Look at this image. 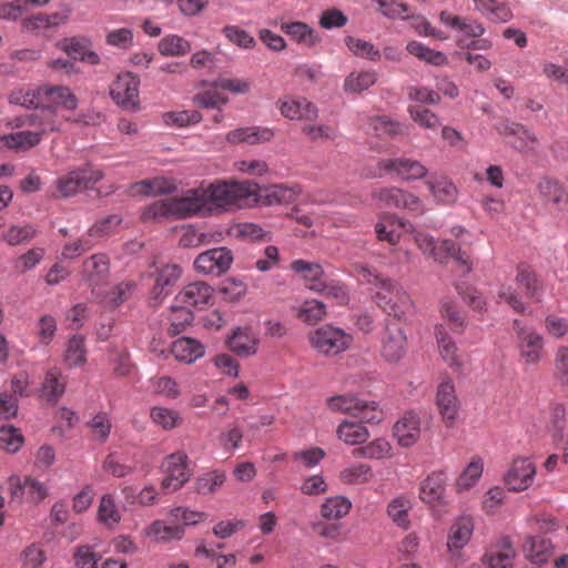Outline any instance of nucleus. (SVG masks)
<instances>
[{
  "instance_id": "2f4dec72",
  "label": "nucleus",
  "mask_w": 568,
  "mask_h": 568,
  "mask_svg": "<svg viewBox=\"0 0 568 568\" xmlns=\"http://www.w3.org/2000/svg\"><path fill=\"white\" fill-rule=\"evenodd\" d=\"M258 339L248 327H237L227 339L230 349L239 356H251L257 352Z\"/></svg>"
},
{
  "instance_id": "1a4fd4ad",
  "label": "nucleus",
  "mask_w": 568,
  "mask_h": 568,
  "mask_svg": "<svg viewBox=\"0 0 568 568\" xmlns=\"http://www.w3.org/2000/svg\"><path fill=\"white\" fill-rule=\"evenodd\" d=\"M165 477L161 481V489L170 494L181 489L190 480L191 470L187 466V455L184 452H175L163 462Z\"/></svg>"
},
{
  "instance_id": "5fc2aeb1",
  "label": "nucleus",
  "mask_w": 568,
  "mask_h": 568,
  "mask_svg": "<svg viewBox=\"0 0 568 568\" xmlns=\"http://www.w3.org/2000/svg\"><path fill=\"white\" fill-rule=\"evenodd\" d=\"M376 80L374 71L352 72L344 81V90L351 93H361L374 85Z\"/></svg>"
},
{
  "instance_id": "473e14b6",
  "label": "nucleus",
  "mask_w": 568,
  "mask_h": 568,
  "mask_svg": "<svg viewBox=\"0 0 568 568\" xmlns=\"http://www.w3.org/2000/svg\"><path fill=\"white\" fill-rule=\"evenodd\" d=\"M171 353L181 363L192 364L203 357L205 348L201 342L191 337H180L172 343Z\"/></svg>"
},
{
  "instance_id": "c85d7f7f",
  "label": "nucleus",
  "mask_w": 568,
  "mask_h": 568,
  "mask_svg": "<svg viewBox=\"0 0 568 568\" xmlns=\"http://www.w3.org/2000/svg\"><path fill=\"white\" fill-rule=\"evenodd\" d=\"M394 435L403 447L413 446L420 436V420L417 414H405L395 425Z\"/></svg>"
},
{
  "instance_id": "e433bc0d",
  "label": "nucleus",
  "mask_w": 568,
  "mask_h": 568,
  "mask_svg": "<svg viewBox=\"0 0 568 568\" xmlns=\"http://www.w3.org/2000/svg\"><path fill=\"white\" fill-rule=\"evenodd\" d=\"M412 507L410 498L397 496L388 503L386 513L397 527L407 530L410 527L409 510Z\"/></svg>"
},
{
  "instance_id": "37998d69",
  "label": "nucleus",
  "mask_w": 568,
  "mask_h": 568,
  "mask_svg": "<svg viewBox=\"0 0 568 568\" xmlns=\"http://www.w3.org/2000/svg\"><path fill=\"white\" fill-rule=\"evenodd\" d=\"M484 470V462L479 456L471 457L467 467L456 479L455 488L458 493L469 490L481 477Z\"/></svg>"
},
{
  "instance_id": "cd10ccee",
  "label": "nucleus",
  "mask_w": 568,
  "mask_h": 568,
  "mask_svg": "<svg viewBox=\"0 0 568 568\" xmlns=\"http://www.w3.org/2000/svg\"><path fill=\"white\" fill-rule=\"evenodd\" d=\"M278 24L281 30L295 43L305 45L307 48L315 47L322 41L321 36L307 23L302 21H281Z\"/></svg>"
},
{
  "instance_id": "72a5a7b5",
  "label": "nucleus",
  "mask_w": 568,
  "mask_h": 568,
  "mask_svg": "<svg viewBox=\"0 0 568 568\" xmlns=\"http://www.w3.org/2000/svg\"><path fill=\"white\" fill-rule=\"evenodd\" d=\"M39 131H19L0 136V149L9 148L17 151H27L38 145L45 134L42 128Z\"/></svg>"
},
{
  "instance_id": "4be33fe9",
  "label": "nucleus",
  "mask_w": 568,
  "mask_h": 568,
  "mask_svg": "<svg viewBox=\"0 0 568 568\" xmlns=\"http://www.w3.org/2000/svg\"><path fill=\"white\" fill-rule=\"evenodd\" d=\"M378 169L388 173H396L405 181L419 180L427 175V169L417 160L409 158L383 159Z\"/></svg>"
},
{
  "instance_id": "e2e57ef3",
  "label": "nucleus",
  "mask_w": 568,
  "mask_h": 568,
  "mask_svg": "<svg viewBox=\"0 0 568 568\" xmlns=\"http://www.w3.org/2000/svg\"><path fill=\"white\" fill-rule=\"evenodd\" d=\"M64 361L70 367L85 363L84 338L81 335H74L69 339Z\"/></svg>"
},
{
  "instance_id": "a211bd4d",
  "label": "nucleus",
  "mask_w": 568,
  "mask_h": 568,
  "mask_svg": "<svg viewBox=\"0 0 568 568\" xmlns=\"http://www.w3.org/2000/svg\"><path fill=\"white\" fill-rule=\"evenodd\" d=\"M435 336L443 361L454 373L462 374L465 369L466 361L464 355L459 353L456 342L447 333L444 324H437L435 326Z\"/></svg>"
},
{
  "instance_id": "8fccbe9b",
  "label": "nucleus",
  "mask_w": 568,
  "mask_h": 568,
  "mask_svg": "<svg viewBox=\"0 0 568 568\" xmlns=\"http://www.w3.org/2000/svg\"><path fill=\"white\" fill-rule=\"evenodd\" d=\"M38 234V229L33 224H14L9 226L2 234L1 239L10 246H17L29 243Z\"/></svg>"
},
{
  "instance_id": "3c124183",
  "label": "nucleus",
  "mask_w": 568,
  "mask_h": 568,
  "mask_svg": "<svg viewBox=\"0 0 568 568\" xmlns=\"http://www.w3.org/2000/svg\"><path fill=\"white\" fill-rule=\"evenodd\" d=\"M225 480L226 474L215 469L199 476L194 483V489L203 496L213 495L224 485Z\"/></svg>"
},
{
  "instance_id": "b1692460",
  "label": "nucleus",
  "mask_w": 568,
  "mask_h": 568,
  "mask_svg": "<svg viewBox=\"0 0 568 568\" xmlns=\"http://www.w3.org/2000/svg\"><path fill=\"white\" fill-rule=\"evenodd\" d=\"M213 288L204 282H193L185 285L175 296L174 302L187 308H203L213 297Z\"/></svg>"
},
{
  "instance_id": "ea45409f",
  "label": "nucleus",
  "mask_w": 568,
  "mask_h": 568,
  "mask_svg": "<svg viewBox=\"0 0 568 568\" xmlns=\"http://www.w3.org/2000/svg\"><path fill=\"white\" fill-rule=\"evenodd\" d=\"M175 190V184L166 178H154L143 180L132 184L131 192L133 195H159L171 193Z\"/></svg>"
},
{
  "instance_id": "79ce46f5",
  "label": "nucleus",
  "mask_w": 568,
  "mask_h": 568,
  "mask_svg": "<svg viewBox=\"0 0 568 568\" xmlns=\"http://www.w3.org/2000/svg\"><path fill=\"white\" fill-rule=\"evenodd\" d=\"M516 281L519 287L525 288L526 295L535 301H540L542 284L530 266L521 264L517 268Z\"/></svg>"
},
{
  "instance_id": "2eb2a0df",
  "label": "nucleus",
  "mask_w": 568,
  "mask_h": 568,
  "mask_svg": "<svg viewBox=\"0 0 568 568\" xmlns=\"http://www.w3.org/2000/svg\"><path fill=\"white\" fill-rule=\"evenodd\" d=\"M140 80L131 72H124L116 77L110 87L112 99L120 105L133 109L139 103Z\"/></svg>"
},
{
  "instance_id": "c756f323",
  "label": "nucleus",
  "mask_w": 568,
  "mask_h": 568,
  "mask_svg": "<svg viewBox=\"0 0 568 568\" xmlns=\"http://www.w3.org/2000/svg\"><path fill=\"white\" fill-rule=\"evenodd\" d=\"M474 519L469 515L459 516L450 526L447 547L449 550H459L465 547L474 531Z\"/></svg>"
},
{
  "instance_id": "412c9836",
  "label": "nucleus",
  "mask_w": 568,
  "mask_h": 568,
  "mask_svg": "<svg viewBox=\"0 0 568 568\" xmlns=\"http://www.w3.org/2000/svg\"><path fill=\"white\" fill-rule=\"evenodd\" d=\"M516 556L510 538L504 536L489 546L483 561L488 568H514Z\"/></svg>"
},
{
  "instance_id": "49530a36",
  "label": "nucleus",
  "mask_w": 568,
  "mask_h": 568,
  "mask_svg": "<svg viewBox=\"0 0 568 568\" xmlns=\"http://www.w3.org/2000/svg\"><path fill=\"white\" fill-rule=\"evenodd\" d=\"M440 316L446 325L456 334H463L467 327L466 317L450 300L440 303Z\"/></svg>"
},
{
  "instance_id": "423d86ee",
  "label": "nucleus",
  "mask_w": 568,
  "mask_h": 568,
  "mask_svg": "<svg viewBox=\"0 0 568 568\" xmlns=\"http://www.w3.org/2000/svg\"><path fill=\"white\" fill-rule=\"evenodd\" d=\"M11 501L22 504L24 500L38 505L49 496L45 483L31 476L20 477L17 474L8 478Z\"/></svg>"
},
{
  "instance_id": "f8f14e48",
  "label": "nucleus",
  "mask_w": 568,
  "mask_h": 568,
  "mask_svg": "<svg viewBox=\"0 0 568 568\" xmlns=\"http://www.w3.org/2000/svg\"><path fill=\"white\" fill-rule=\"evenodd\" d=\"M536 471V465L530 458L517 457L504 476L505 485L511 491H524L534 484Z\"/></svg>"
},
{
  "instance_id": "13d9d810",
  "label": "nucleus",
  "mask_w": 568,
  "mask_h": 568,
  "mask_svg": "<svg viewBox=\"0 0 568 568\" xmlns=\"http://www.w3.org/2000/svg\"><path fill=\"white\" fill-rule=\"evenodd\" d=\"M193 321V313L182 304H176L171 308L169 333L178 335L182 333Z\"/></svg>"
},
{
  "instance_id": "6e6d98bb",
  "label": "nucleus",
  "mask_w": 568,
  "mask_h": 568,
  "mask_svg": "<svg viewBox=\"0 0 568 568\" xmlns=\"http://www.w3.org/2000/svg\"><path fill=\"white\" fill-rule=\"evenodd\" d=\"M406 49L412 55H414V57L418 58L419 60H423L429 64H433V65L447 64V58L443 52L429 49L428 47L424 45L420 42L410 41V42H408Z\"/></svg>"
},
{
  "instance_id": "0e129e2a",
  "label": "nucleus",
  "mask_w": 568,
  "mask_h": 568,
  "mask_svg": "<svg viewBox=\"0 0 568 568\" xmlns=\"http://www.w3.org/2000/svg\"><path fill=\"white\" fill-rule=\"evenodd\" d=\"M44 255L45 250L43 247H32L14 260L13 268L23 274L40 264Z\"/></svg>"
},
{
  "instance_id": "bf43d9fd",
  "label": "nucleus",
  "mask_w": 568,
  "mask_h": 568,
  "mask_svg": "<svg viewBox=\"0 0 568 568\" xmlns=\"http://www.w3.org/2000/svg\"><path fill=\"white\" fill-rule=\"evenodd\" d=\"M98 519L109 527H113L120 523L121 515L116 508L114 498L110 494L101 497L98 508Z\"/></svg>"
},
{
  "instance_id": "09e8293b",
  "label": "nucleus",
  "mask_w": 568,
  "mask_h": 568,
  "mask_svg": "<svg viewBox=\"0 0 568 568\" xmlns=\"http://www.w3.org/2000/svg\"><path fill=\"white\" fill-rule=\"evenodd\" d=\"M191 49V43L178 34H168L158 43V50L163 57H184Z\"/></svg>"
},
{
  "instance_id": "a19ab883",
  "label": "nucleus",
  "mask_w": 568,
  "mask_h": 568,
  "mask_svg": "<svg viewBox=\"0 0 568 568\" xmlns=\"http://www.w3.org/2000/svg\"><path fill=\"white\" fill-rule=\"evenodd\" d=\"M426 184L433 196L439 203L453 204L456 202L458 190L456 185L446 176L430 179L426 182Z\"/></svg>"
},
{
  "instance_id": "39448f33",
  "label": "nucleus",
  "mask_w": 568,
  "mask_h": 568,
  "mask_svg": "<svg viewBox=\"0 0 568 568\" xmlns=\"http://www.w3.org/2000/svg\"><path fill=\"white\" fill-rule=\"evenodd\" d=\"M310 343L320 354L336 356L351 347L353 337L339 327L323 325L310 333Z\"/></svg>"
},
{
  "instance_id": "4c0bfd02",
  "label": "nucleus",
  "mask_w": 568,
  "mask_h": 568,
  "mask_svg": "<svg viewBox=\"0 0 568 568\" xmlns=\"http://www.w3.org/2000/svg\"><path fill=\"white\" fill-rule=\"evenodd\" d=\"M145 535L156 542L166 544L172 540H180L184 536V528L179 525H166L162 520H154L145 529Z\"/></svg>"
},
{
  "instance_id": "4d7b16f0",
  "label": "nucleus",
  "mask_w": 568,
  "mask_h": 568,
  "mask_svg": "<svg viewBox=\"0 0 568 568\" xmlns=\"http://www.w3.org/2000/svg\"><path fill=\"white\" fill-rule=\"evenodd\" d=\"M326 405L333 413L349 414L354 416L356 409L362 406V399L354 395H336L327 398Z\"/></svg>"
},
{
  "instance_id": "c03bdc74",
  "label": "nucleus",
  "mask_w": 568,
  "mask_h": 568,
  "mask_svg": "<svg viewBox=\"0 0 568 568\" xmlns=\"http://www.w3.org/2000/svg\"><path fill=\"white\" fill-rule=\"evenodd\" d=\"M440 19L446 26L457 29L468 38H479L485 32L484 26L476 20L463 19L446 12L440 14Z\"/></svg>"
},
{
  "instance_id": "f704fd0d",
  "label": "nucleus",
  "mask_w": 568,
  "mask_h": 568,
  "mask_svg": "<svg viewBox=\"0 0 568 568\" xmlns=\"http://www.w3.org/2000/svg\"><path fill=\"white\" fill-rule=\"evenodd\" d=\"M291 268L301 274L307 287L312 291L318 292L324 288V271L317 263H310L304 260H295L291 264Z\"/></svg>"
},
{
  "instance_id": "0eeeda50",
  "label": "nucleus",
  "mask_w": 568,
  "mask_h": 568,
  "mask_svg": "<svg viewBox=\"0 0 568 568\" xmlns=\"http://www.w3.org/2000/svg\"><path fill=\"white\" fill-rule=\"evenodd\" d=\"M104 174L101 170L91 165L70 171L64 176L57 180L55 185L59 194L63 197L72 196L78 192L93 187L103 179Z\"/></svg>"
},
{
  "instance_id": "20e7f679",
  "label": "nucleus",
  "mask_w": 568,
  "mask_h": 568,
  "mask_svg": "<svg viewBox=\"0 0 568 568\" xmlns=\"http://www.w3.org/2000/svg\"><path fill=\"white\" fill-rule=\"evenodd\" d=\"M375 302L384 312L396 320L405 317L413 311L414 306L404 287L389 278L378 282L375 290Z\"/></svg>"
},
{
  "instance_id": "774afa93",
  "label": "nucleus",
  "mask_w": 568,
  "mask_h": 568,
  "mask_svg": "<svg viewBox=\"0 0 568 568\" xmlns=\"http://www.w3.org/2000/svg\"><path fill=\"white\" fill-rule=\"evenodd\" d=\"M554 376L561 386H568V346L560 345L554 355Z\"/></svg>"
},
{
  "instance_id": "69168bd1",
  "label": "nucleus",
  "mask_w": 568,
  "mask_h": 568,
  "mask_svg": "<svg viewBox=\"0 0 568 568\" xmlns=\"http://www.w3.org/2000/svg\"><path fill=\"white\" fill-rule=\"evenodd\" d=\"M408 113L415 123L425 129L436 131L440 126L439 118L430 110L420 105L408 106Z\"/></svg>"
},
{
  "instance_id": "4468645a",
  "label": "nucleus",
  "mask_w": 568,
  "mask_h": 568,
  "mask_svg": "<svg viewBox=\"0 0 568 568\" xmlns=\"http://www.w3.org/2000/svg\"><path fill=\"white\" fill-rule=\"evenodd\" d=\"M233 263V254L226 247H215L201 253L194 261L197 272L220 276L227 272Z\"/></svg>"
},
{
  "instance_id": "a878e982",
  "label": "nucleus",
  "mask_w": 568,
  "mask_h": 568,
  "mask_svg": "<svg viewBox=\"0 0 568 568\" xmlns=\"http://www.w3.org/2000/svg\"><path fill=\"white\" fill-rule=\"evenodd\" d=\"M70 17L69 9H62L53 13L39 12L22 19L21 27L24 31L38 34L47 29L57 28L64 24Z\"/></svg>"
},
{
  "instance_id": "58836bf2",
  "label": "nucleus",
  "mask_w": 568,
  "mask_h": 568,
  "mask_svg": "<svg viewBox=\"0 0 568 568\" xmlns=\"http://www.w3.org/2000/svg\"><path fill=\"white\" fill-rule=\"evenodd\" d=\"M475 9L493 22H507L513 12L505 3L496 0H474Z\"/></svg>"
},
{
  "instance_id": "9d476101",
  "label": "nucleus",
  "mask_w": 568,
  "mask_h": 568,
  "mask_svg": "<svg viewBox=\"0 0 568 568\" xmlns=\"http://www.w3.org/2000/svg\"><path fill=\"white\" fill-rule=\"evenodd\" d=\"M407 349V337L402 324L396 320H389L385 324L381 337V355L388 363L399 362Z\"/></svg>"
},
{
  "instance_id": "f03ea898",
  "label": "nucleus",
  "mask_w": 568,
  "mask_h": 568,
  "mask_svg": "<svg viewBox=\"0 0 568 568\" xmlns=\"http://www.w3.org/2000/svg\"><path fill=\"white\" fill-rule=\"evenodd\" d=\"M40 95L42 105L40 114H32L30 124L42 128V132L50 133L60 129V121L57 114L59 109L73 111L78 106V98L64 85H41Z\"/></svg>"
},
{
  "instance_id": "5701e85b",
  "label": "nucleus",
  "mask_w": 568,
  "mask_h": 568,
  "mask_svg": "<svg viewBox=\"0 0 568 568\" xmlns=\"http://www.w3.org/2000/svg\"><path fill=\"white\" fill-rule=\"evenodd\" d=\"M281 114L290 120L314 121L318 116L317 106L306 98L286 97L277 101Z\"/></svg>"
},
{
  "instance_id": "f3484780",
  "label": "nucleus",
  "mask_w": 568,
  "mask_h": 568,
  "mask_svg": "<svg viewBox=\"0 0 568 568\" xmlns=\"http://www.w3.org/2000/svg\"><path fill=\"white\" fill-rule=\"evenodd\" d=\"M436 405L446 427H453L459 412V400L452 379L443 381L437 388Z\"/></svg>"
},
{
  "instance_id": "de8ad7c7",
  "label": "nucleus",
  "mask_w": 568,
  "mask_h": 568,
  "mask_svg": "<svg viewBox=\"0 0 568 568\" xmlns=\"http://www.w3.org/2000/svg\"><path fill=\"white\" fill-rule=\"evenodd\" d=\"M392 445L384 438H377L367 445L353 449L355 458L382 459L392 457Z\"/></svg>"
},
{
  "instance_id": "ddd939ff",
  "label": "nucleus",
  "mask_w": 568,
  "mask_h": 568,
  "mask_svg": "<svg viewBox=\"0 0 568 568\" xmlns=\"http://www.w3.org/2000/svg\"><path fill=\"white\" fill-rule=\"evenodd\" d=\"M182 275V268L178 264L153 262L150 276L154 280L152 296L154 300L165 297Z\"/></svg>"
},
{
  "instance_id": "7c9ffc66",
  "label": "nucleus",
  "mask_w": 568,
  "mask_h": 568,
  "mask_svg": "<svg viewBox=\"0 0 568 568\" xmlns=\"http://www.w3.org/2000/svg\"><path fill=\"white\" fill-rule=\"evenodd\" d=\"M525 557L532 564H546L552 555V545L541 536H527L523 544Z\"/></svg>"
},
{
  "instance_id": "a18cd8bd",
  "label": "nucleus",
  "mask_w": 568,
  "mask_h": 568,
  "mask_svg": "<svg viewBox=\"0 0 568 568\" xmlns=\"http://www.w3.org/2000/svg\"><path fill=\"white\" fill-rule=\"evenodd\" d=\"M374 477L369 465L354 463L345 467L339 473V480L346 485H363L369 483Z\"/></svg>"
},
{
  "instance_id": "338daca9",
  "label": "nucleus",
  "mask_w": 568,
  "mask_h": 568,
  "mask_svg": "<svg viewBox=\"0 0 568 568\" xmlns=\"http://www.w3.org/2000/svg\"><path fill=\"white\" fill-rule=\"evenodd\" d=\"M21 432L13 426H3L0 428V447L8 453H17L23 445Z\"/></svg>"
},
{
  "instance_id": "aec40b11",
  "label": "nucleus",
  "mask_w": 568,
  "mask_h": 568,
  "mask_svg": "<svg viewBox=\"0 0 568 568\" xmlns=\"http://www.w3.org/2000/svg\"><path fill=\"white\" fill-rule=\"evenodd\" d=\"M170 200L174 217L186 219L207 213L201 186L187 190L182 196L170 197Z\"/></svg>"
},
{
  "instance_id": "7ed1b4c3",
  "label": "nucleus",
  "mask_w": 568,
  "mask_h": 568,
  "mask_svg": "<svg viewBox=\"0 0 568 568\" xmlns=\"http://www.w3.org/2000/svg\"><path fill=\"white\" fill-rule=\"evenodd\" d=\"M513 331L520 363L526 367L539 365L545 356L544 336L520 320H514Z\"/></svg>"
},
{
  "instance_id": "f257e3e1",
  "label": "nucleus",
  "mask_w": 568,
  "mask_h": 568,
  "mask_svg": "<svg viewBox=\"0 0 568 568\" xmlns=\"http://www.w3.org/2000/svg\"><path fill=\"white\" fill-rule=\"evenodd\" d=\"M202 187L207 213L251 205L255 183L243 181H215Z\"/></svg>"
},
{
  "instance_id": "052dcab7",
  "label": "nucleus",
  "mask_w": 568,
  "mask_h": 568,
  "mask_svg": "<svg viewBox=\"0 0 568 568\" xmlns=\"http://www.w3.org/2000/svg\"><path fill=\"white\" fill-rule=\"evenodd\" d=\"M326 314L325 304L316 300L305 301L298 312L297 317L308 324L313 325L321 321Z\"/></svg>"
},
{
  "instance_id": "6e6552de",
  "label": "nucleus",
  "mask_w": 568,
  "mask_h": 568,
  "mask_svg": "<svg viewBox=\"0 0 568 568\" xmlns=\"http://www.w3.org/2000/svg\"><path fill=\"white\" fill-rule=\"evenodd\" d=\"M416 244L425 253L432 255L436 261L443 263L446 258L453 257L460 265L466 266L465 272H470V261L466 252L452 240H444L437 247L434 239L425 233H417L415 236Z\"/></svg>"
},
{
  "instance_id": "6ab92c4d",
  "label": "nucleus",
  "mask_w": 568,
  "mask_h": 568,
  "mask_svg": "<svg viewBox=\"0 0 568 568\" xmlns=\"http://www.w3.org/2000/svg\"><path fill=\"white\" fill-rule=\"evenodd\" d=\"M298 191L282 184L260 187L255 183L254 195L251 196V205L260 204L265 206L288 204L295 201Z\"/></svg>"
},
{
  "instance_id": "393cba45",
  "label": "nucleus",
  "mask_w": 568,
  "mask_h": 568,
  "mask_svg": "<svg viewBox=\"0 0 568 568\" xmlns=\"http://www.w3.org/2000/svg\"><path fill=\"white\" fill-rule=\"evenodd\" d=\"M65 388L67 376L58 367H51L44 374L39 398L48 405H55L63 397Z\"/></svg>"
},
{
  "instance_id": "c9c22d12",
  "label": "nucleus",
  "mask_w": 568,
  "mask_h": 568,
  "mask_svg": "<svg viewBox=\"0 0 568 568\" xmlns=\"http://www.w3.org/2000/svg\"><path fill=\"white\" fill-rule=\"evenodd\" d=\"M336 436L346 445H361L369 437L368 429L359 422L344 419L336 428Z\"/></svg>"
},
{
  "instance_id": "680f3d73",
  "label": "nucleus",
  "mask_w": 568,
  "mask_h": 568,
  "mask_svg": "<svg viewBox=\"0 0 568 568\" xmlns=\"http://www.w3.org/2000/svg\"><path fill=\"white\" fill-rule=\"evenodd\" d=\"M150 417L154 424L166 430L175 428L181 422L180 414L176 410L162 406L153 407Z\"/></svg>"
},
{
  "instance_id": "9b49d317",
  "label": "nucleus",
  "mask_w": 568,
  "mask_h": 568,
  "mask_svg": "<svg viewBox=\"0 0 568 568\" xmlns=\"http://www.w3.org/2000/svg\"><path fill=\"white\" fill-rule=\"evenodd\" d=\"M447 476L444 471H433L419 485V498L436 511L447 505L446 499Z\"/></svg>"
},
{
  "instance_id": "bb28decb",
  "label": "nucleus",
  "mask_w": 568,
  "mask_h": 568,
  "mask_svg": "<svg viewBox=\"0 0 568 568\" xmlns=\"http://www.w3.org/2000/svg\"><path fill=\"white\" fill-rule=\"evenodd\" d=\"M83 278L89 282L92 292L103 283L110 273V260L104 253H95L85 258L81 270Z\"/></svg>"
},
{
  "instance_id": "603ef678",
  "label": "nucleus",
  "mask_w": 568,
  "mask_h": 568,
  "mask_svg": "<svg viewBox=\"0 0 568 568\" xmlns=\"http://www.w3.org/2000/svg\"><path fill=\"white\" fill-rule=\"evenodd\" d=\"M352 508V501L344 496L328 497L321 506V516L328 520L345 517Z\"/></svg>"
},
{
  "instance_id": "864d4df0",
  "label": "nucleus",
  "mask_w": 568,
  "mask_h": 568,
  "mask_svg": "<svg viewBox=\"0 0 568 568\" xmlns=\"http://www.w3.org/2000/svg\"><path fill=\"white\" fill-rule=\"evenodd\" d=\"M40 92L41 85L37 88H21L10 94V102L26 108H34L38 110L36 114H40L42 105Z\"/></svg>"
},
{
  "instance_id": "dca6fc26",
  "label": "nucleus",
  "mask_w": 568,
  "mask_h": 568,
  "mask_svg": "<svg viewBox=\"0 0 568 568\" xmlns=\"http://www.w3.org/2000/svg\"><path fill=\"white\" fill-rule=\"evenodd\" d=\"M372 196L386 207H403L416 213L423 212L422 201L416 195L395 186L376 189Z\"/></svg>"
}]
</instances>
